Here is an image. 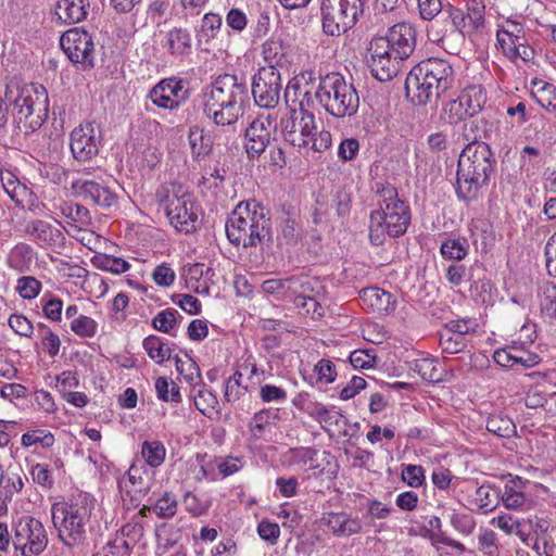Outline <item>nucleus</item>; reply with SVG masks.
<instances>
[{
	"instance_id": "1",
	"label": "nucleus",
	"mask_w": 556,
	"mask_h": 556,
	"mask_svg": "<svg viewBox=\"0 0 556 556\" xmlns=\"http://www.w3.org/2000/svg\"><path fill=\"white\" fill-rule=\"evenodd\" d=\"M481 136L475 135L472 142L462 151L457 164L456 192L464 201H475L481 189L490 182L496 161L494 152L485 142L478 141Z\"/></svg>"
},
{
	"instance_id": "2",
	"label": "nucleus",
	"mask_w": 556,
	"mask_h": 556,
	"mask_svg": "<svg viewBox=\"0 0 556 556\" xmlns=\"http://www.w3.org/2000/svg\"><path fill=\"white\" fill-rule=\"evenodd\" d=\"M229 242L243 249L256 248L271 241V219L269 210L262 203L251 200L240 202L225 224Z\"/></svg>"
},
{
	"instance_id": "3",
	"label": "nucleus",
	"mask_w": 556,
	"mask_h": 556,
	"mask_svg": "<svg viewBox=\"0 0 556 556\" xmlns=\"http://www.w3.org/2000/svg\"><path fill=\"white\" fill-rule=\"evenodd\" d=\"M379 208L369 216V240L374 245H382L387 237L403 236L410 224V208L401 200L397 190L391 185L377 184Z\"/></svg>"
},
{
	"instance_id": "4",
	"label": "nucleus",
	"mask_w": 556,
	"mask_h": 556,
	"mask_svg": "<svg viewBox=\"0 0 556 556\" xmlns=\"http://www.w3.org/2000/svg\"><path fill=\"white\" fill-rule=\"evenodd\" d=\"M5 100L13 106V123L24 134L36 131L48 118L49 98L41 85H7Z\"/></svg>"
},
{
	"instance_id": "5",
	"label": "nucleus",
	"mask_w": 556,
	"mask_h": 556,
	"mask_svg": "<svg viewBox=\"0 0 556 556\" xmlns=\"http://www.w3.org/2000/svg\"><path fill=\"white\" fill-rule=\"evenodd\" d=\"M91 511L92 503L87 494H79L71 502L52 505V522L64 545L75 547L84 543Z\"/></svg>"
},
{
	"instance_id": "6",
	"label": "nucleus",
	"mask_w": 556,
	"mask_h": 556,
	"mask_svg": "<svg viewBox=\"0 0 556 556\" xmlns=\"http://www.w3.org/2000/svg\"><path fill=\"white\" fill-rule=\"evenodd\" d=\"M315 98L336 118L354 116L359 108L356 88L339 73H329L320 78Z\"/></svg>"
},
{
	"instance_id": "7",
	"label": "nucleus",
	"mask_w": 556,
	"mask_h": 556,
	"mask_svg": "<svg viewBox=\"0 0 556 556\" xmlns=\"http://www.w3.org/2000/svg\"><path fill=\"white\" fill-rule=\"evenodd\" d=\"M365 0H323V30L329 36H339L351 29L363 14Z\"/></svg>"
},
{
	"instance_id": "8",
	"label": "nucleus",
	"mask_w": 556,
	"mask_h": 556,
	"mask_svg": "<svg viewBox=\"0 0 556 556\" xmlns=\"http://www.w3.org/2000/svg\"><path fill=\"white\" fill-rule=\"evenodd\" d=\"M13 547L21 556H40L49 538L43 523L35 517L23 516L13 523Z\"/></svg>"
},
{
	"instance_id": "9",
	"label": "nucleus",
	"mask_w": 556,
	"mask_h": 556,
	"mask_svg": "<svg viewBox=\"0 0 556 556\" xmlns=\"http://www.w3.org/2000/svg\"><path fill=\"white\" fill-rule=\"evenodd\" d=\"M281 135L286 142L296 148H308L312 135H316V118L314 114H306L294 110L280 121Z\"/></svg>"
},
{
	"instance_id": "10",
	"label": "nucleus",
	"mask_w": 556,
	"mask_h": 556,
	"mask_svg": "<svg viewBox=\"0 0 556 556\" xmlns=\"http://www.w3.org/2000/svg\"><path fill=\"white\" fill-rule=\"evenodd\" d=\"M252 94L255 103L263 109L278 105L281 91L280 72L273 67H262L253 77Z\"/></svg>"
},
{
	"instance_id": "11",
	"label": "nucleus",
	"mask_w": 556,
	"mask_h": 556,
	"mask_svg": "<svg viewBox=\"0 0 556 556\" xmlns=\"http://www.w3.org/2000/svg\"><path fill=\"white\" fill-rule=\"evenodd\" d=\"M60 46L73 63H80L85 67L94 66L93 41L85 29H68L61 36Z\"/></svg>"
},
{
	"instance_id": "12",
	"label": "nucleus",
	"mask_w": 556,
	"mask_h": 556,
	"mask_svg": "<svg viewBox=\"0 0 556 556\" xmlns=\"http://www.w3.org/2000/svg\"><path fill=\"white\" fill-rule=\"evenodd\" d=\"M367 64L372 76L380 81H390L401 72L403 59L394 55L383 42L371 39L368 47Z\"/></svg>"
},
{
	"instance_id": "13",
	"label": "nucleus",
	"mask_w": 556,
	"mask_h": 556,
	"mask_svg": "<svg viewBox=\"0 0 556 556\" xmlns=\"http://www.w3.org/2000/svg\"><path fill=\"white\" fill-rule=\"evenodd\" d=\"M148 98L160 109L175 111L189 98L184 81L175 77L160 80L150 91Z\"/></svg>"
},
{
	"instance_id": "14",
	"label": "nucleus",
	"mask_w": 556,
	"mask_h": 556,
	"mask_svg": "<svg viewBox=\"0 0 556 556\" xmlns=\"http://www.w3.org/2000/svg\"><path fill=\"white\" fill-rule=\"evenodd\" d=\"M415 66L425 78V81L431 88H434L433 91L439 98L452 88L454 83V70L447 61L430 58L419 62Z\"/></svg>"
},
{
	"instance_id": "15",
	"label": "nucleus",
	"mask_w": 556,
	"mask_h": 556,
	"mask_svg": "<svg viewBox=\"0 0 556 556\" xmlns=\"http://www.w3.org/2000/svg\"><path fill=\"white\" fill-rule=\"evenodd\" d=\"M378 43L387 46L399 59L407 60L416 48V30L408 23H397L389 28L386 36L375 37Z\"/></svg>"
},
{
	"instance_id": "16",
	"label": "nucleus",
	"mask_w": 556,
	"mask_h": 556,
	"mask_svg": "<svg viewBox=\"0 0 556 556\" xmlns=\"http://www.w3.org/2000/svg\"><path fill=\"white\" fill-rule=\"evenodd\" d=\"M101 131L92 123L76 127L71 134V151L75 160L86 162L99 152Z\"/></svg>"
},
{
	"instance_id": "17",
	"label": "nucleus",
	"mask_w": 556,
	"mask_h": 556,
	"mask_svg": "<svg viewBox=\"0 0 556 556\" xmlns=\"http://www.w3.org/2000/svg\"><path fill=\"white\" fill-rule=\"evenodd\" d=\"M249 97L245 80L231 74L219 75L211 86L207 99L244 104Z\"/></svg>"
},
{
	"instance_id": "18",
	"label": "nucleus",
	"mask_w": 556,
	"mask_h": 556,
	"mask_svg": "<svg viewBox=\"0 0 556 556\" xmlns=\"http://www.w3.org/2000/svg\"><path fill=\"white\" fill-rule=\"evenodd\" d=\"M273 121L269 116L255 118L245 129L244 150L249 160L258 159L270 143Z\"/></svg>"
},
{
	"instance_id": "19",
	"label": "nucleus",
	"mask_w": 556,
	"mask_h": 556,
	"mask_svg": "<svg viewBox=\"0 0 556 556\" xmlns=\"http://www.w3.org/2000/svg\"><path fill=\"white\" fill-rule=\"evenodd\" d=\"M23 231L30 241L40 248L54 249L65 244L63 232L43 219L26 220Z\"/></svg>"
},
{
	"instance_id": "20",
	"label": "nucleus",
	"mask_w": 556,
	"mask_h": 556,
	"mask_svg": "<svg viewBox=\"0 0 556 556\" xmlns=\"http://www.w3.org/2000/svg\"><path fill=\"white\" fill-rule=\"evenodd\" d=\"M166 216L177 230L189 233L197 228L198 215L193 212V203L186 195H173L166 205Z\"/></svg>"
},
{
	"instance_id": "21",
	"label": "nucleus",
	"mask_w": 556,
	"mask_h": 556,
	"mask_svg": "<svg viewBox=\"0 0 556 556\" xmlns=\"http://www.w3.org/2000/svg\"><path fill=\"white\" fill-rule=\"evenodd\" d=\"M76 193L96 205L109 208L117 203V194L109 186L90 179H77L72 184Z\"/></svg>"
},
{
	"instance_id": "22",
	"label": "nucleus",
	"mask_w": 556,
	"mask_h": 556,
	"mask_svg": "<svg viewBox=\"0 0 556 556\" xmlns=\"http://www.w3.org/2000/svg\"><path fill=\"white\" fill-rule=\"evenodd\" d=\"M359 300L364 308L380 316L389 315L396 308L394 295L378 287L363 289L359 292Z\"/></svg>"
},
{
	"instance_id": "23",
	"label": "nucleus",
	"mask_w": 556,
	"mask_h": 556,
	"mask_svg": "<svg viewBox=\"0 0 556 556\" xmlns=\"http://www.w3.org/2000/svg\"><path fill=\"white\" fill-rule=\"evenodd\" d=\"M285 102L288 113L314 114L311 109L314 105L312 90L308 84L301 85L298 79L290 81L285 89Z\"/></svg>"
},
{
	"instance_id": "24",
	"label": "nucleus",
	"mask_w": 556,
	"mask_h": 556,
	"mask_svg": "<svg viewBox=\"0 0 556 556\" xmlns=\"http://www.w3.org/2000/svg\"><path fill=\"white\" fill-rule=\"evenodd\" d=\"M244 104L229 103L207 99L204 104V113L218 126H231L243 115Z\"/></svg>"
},
{
	"instance_id": "25",
	"label": "nucleus",
	"mask_w": 556,
	"mask_h": 556,
	"mask_svg": "<svg viewBox=\"0 0 556 556\" xmlns=\"http://www.w3.org/2000/svg\"><path fill=\"white\" fill-rule=\"evenodd\" d=\"M433 89L425 81L416 66L407 74L405 80L406 96L414 105H426L432 100L439 99Z\"/></svg>"
},
{
	"instance_id": "26",
	"label": "nucleus",
	"mask_w": 556,
	"mask_h": 556,
	"mask_svg": "<svg viewBox=\"0 0 556 556\" xmlns=\"http://www.w3.org/2000/svg\"><path fill=\"white\" fill-rule=\"evenodd\" d=\"M523 38V26L510 20L506 21L496 33L497 43L505 55H513L516 52V47L522 46Z\"/></svg>"
},
{
	"instance_id": "27",
	"label": "nucleus",
	"mask_w": 556,
	"mask_h": 556,
	"mask_svg": "<svg viewBox=\"0 0 556 556\" xmlns=\"http://www.w3.org/2000/svg\"><path fill=\"white\" fill-rule=\"evenodd\" d=\"M89 0H58L55 15L64 24H75L87 17Z\"/></svg>"
},
{
	"instance_id": "28",
	"label": "nucleus",
	"mask_w": 556,
	"mask_h": 556,
	"mask_svg": "<svg viewBox=\"0 0 556 556\" xmlns=\"http://www.w3.org/2000/svg\"><path fill=\"white\" fill-rule=\"evenodd\" d=\"M262 53L267 67H285L290 64L289 46L279 38H269L263 43Z\"/></svg>"
},
{
	"instance_id": "29",
	"label": "nucleus",
	"mask_w": 556,
	"mask_h": 556,
	"mask_svg": "<svg viewBox=\"0 0 556 556\" xmlns=\"http://www.w3.org/2000/svg\"><path fill=\"white\" fill-rule=\"evenodd\" d=\"M526 483L520 477L509 479L501 491L500 501L503 502L504 506L508 509H521L526 503L527 497L523 489Z\"/></svg>"
},
{
	"instance_id": "30",
	"label": "nucleus",
	"mask_w": 556,
	"mask_h": 556,
	"mask_svg": "<svg viewBox=\"0 0 556 556\" xmlns=\"http://www.w3.org/2000/svg\"><path fill=\"white\" fill-rule=\"evenodd\" d=\"M323 520L334 535H352L362 530L361 521L344 513H329Z\"/></svg>"
},
{
	"instance_id": "31",
	"label": "nucleus",
	"mask_w": 556,
	"mask_h": 556,
	"mask_svg": "<svg viewBox=\"0 0 556 556\" xmlns=\"http://www.w3.org/2000/svg\"><path fill=\"white\" fill-rule=\"evenodd\" d=\"M501 489L491 482H483L477 488L475 503L482 514L494 510L500 503Z\"/></svg>"
},
{
	"instance_id": "32",
	"label": "nucleus",
	"mask_w": 556,
	"mask_h": 556,
	"mask_svg": "<svg viewBox=\"0 0 556 556\" xmlns=\"http://www.w3.org/2000/svg\"><path fill=\"white\" fill-rule=\"evenodd\" d=\"M458 97L472 116L482 111L488 99L485 89L480 85H471L464 88Z\"/></svg>"
},
{
	"instance_id": "33",
	"label": "nucleus",
	"mask_w": 556,
	"mask_h": 556,
	"mask_svg": "<svg viewBox=\"0 0 556 556\" xmlns=\"http://www.w3.org/2000/svg\"><path fill=\"white\" fill-rule=\"evenodd\" d=\"M285 289H291L298 292L299 289L303 291L311 289V281L300 277H291L288 279H268L262 283V290L268 294H278Z\"/></svg>"
},
{
	"instance_id": "34",
	"label": "nucleus",
	"mask_w": 556,
	"mask_h": 556,
	"mask_svg": "<svg viewBox=\"0 0 556 556\" xmlns=\"http://www.w3.org/2000/svg\"><path fill=\"white\" fill-rule=\"evenodd\" d=\"M443 14L446 18L442 21L444 34L458 31L462 35L468 33L465 12L451 4L444 8Z\"/></svg>"
},
{
	"instance_id": "35",
	"label": "nucleus",
	"mask_w": 556,
	"mask_h": 556,
	"mask_svg": "<svg viewBox=\"0 0 556 556\" xmlns=\"http://www.w3.org/2000/svg\"><path fill=\"white\" fill-rule=\"evenodd\" d=\"M0 180L7 194L17 205H22L24 198L27 195L28 189L25 185L21 184L17 177L10 170L0 173Z\"/></svg>"
},
{
	"instance_id": "36",
	"label": "nucleus",
	"mask_w": 556,
	"mask_h": 556,
	"mask_svg": "<svg viewBox=\"0 0 556 556\" xmlns=\"http://www.w3.org/2000/svg\"><path fill=\"white\" fill-rule=\"evenodd\" d=\"M469 250L468 240L466 238H447L440 248V252L445 260L462 261Z\"/></svg>"
},
{
	"instance_id": "37",
	"label": "nucleus",
	"mask_w": 556,
	"mask_h": 556,
	"mask_svg": "<svg viewBox=\"0 0 556 556\" xmlns=\"http://www.w3.org/2000/svg\"><path fill=\"white\" fill-rule=\"evenodd\" d=\"M167 48L172 54L184 55L191 49V37L187 29L174 28L167 34Z\"/></svg>"
},
{
	"instance_id": "38",
	"label": "nucleus",
	"mask_w": 556,
	"mask_h": 556,
	"mask_svg": "<svg viewBox=\"0 0 556 556\" xmlns=\"http://www.w3.org/2000/svg\"><path fill=\"white\" fill-rule=\"evenodd\" d=\"M143 348L149 357L159 364L170 358V348L157 336H149L143 340Z\"/></svg>"
},
{
	"instance_id": "39",
	"label": "nucleus",
	"mask_w": 556,
	"mask_h": 556,
	"mask_svg": "<svg viewBox=\"0 0 556 556\" xmlns=\"http://www.w3.org/2000/svg\"><path fill=\"white\" fill-rule=\"evenodd\" d=\"M466 22L469 31H478L484 26L485 5L481 0H470L466 4Z\"/></svg>"
},
{
	"instance_id": "40",
	"label": "nucleus",
	"mask_w": 556,
	"mask_h": 556,
	"mask_svg": "<svg viewBox=\"0 0 556 556\" xmlns=\"http://www.w3.org/2000/svg\"><path fill=\"white\" fill-rule=\"evenodd\" d=\"M61 214L80 226L91 224V216L87 207L72 201L62 202L59 206Z\"/></svg>"
},
{
	"instance_id": "41",
	"label": "nucleus",
	"mask_w": 556,
	"mask_h": 556,
	"mask_svg": "<svg viewBox=\"0 0 556 556\" xmlns=\"http://www.w3.org/2000/svg\"><path fill=\"white\" fill-rule=\"evenodd\" d=\"M442 112L443 117L450 125H457L467 118L473 117L472 114L467 111L459 97L445 103Z\"/></svg>"
},
{
	"instance_id": "42",
	"label": "nucleus",
	"mask_w": 556,
	"mask_h": 556,
	"mask_svg": "<svg viewBox=\"0 0 556 556\" xmlns=\"http://www.w3.org/2000/svg\"><path fill=\"white\" fill-rule=\"evenodd\" d=\"M308 291H313V287L303 291V289H299V293L294 298V304L302 308L306 315H309L313 319H318L324 316V308L317 302V300L309 294Z\"/></svg>"
},
{
	"instance_id": "43",
	"label": "nucleus",
	"mask_w": 556,
	"mask_h": 556,
	"mask_svg": "<svg viewBox=\"0 0 556 556\" xmlns=\"http://www.w3.org/2000/svg\"><path fill=\"white\" fill-rule=\"evenodd\" d=\"M486 430L501 438H511L516 433V426L509 417L495 415L488 418Z\"/></svg>"
},
{
	"instance_id": "44",
	"label": "nucleus",
	"mask_w": 556,
	"mask_h": 556,
	"mask_svg": "<svg viewBox=\"0 0 556 556\" xmlns=\"http://www.w3.org/2000/svg\"><path fill=\"white\" fill-rule=\"evenodd\" d=\"M141 454L146 463L155 468L163 464L166 450L160 441H144L142 443Z\"/></svg>"
},
{
	"instance_id": "45",
	"label": "nucleus",
	"mask_w": 556,
	"mask_h": 556,
	"mask_svg": "<svg viewBox=\"0 0 556 556\" xmlns=\"http://www.w3.org/2000/svg\"><path fill=\"white\" fill-rule=\"evenodd\" d=\"M93 265L102 270L113 274H122L129 269L130 265L127 261L113 255L101 254L93 257Z\"/></svg>"
},
{
	"instance_id": "46",
	"label": "nucleus",
	"mask_w": 556,
	"mask_h": 556,
	"mask_svg": "<svg viewBox=\"0 0 556 556\" xmlns=\"http://www.w3.org/2000/svg\"><path fill=\"white\" fill-rule=\"evenodd\" d=\"M193 402L197 409L208 418H212V414L216 412L218 405L216 395L206 389L199 390Z\"/></svg>"
},
{
	"instance_id": "47",
	"label": "nucleus",
	"mask_w": 556,
	"mask_h": 556,
	"mask_svg": "<svg viewBox=\"0 0 556 556\" xmlns=\"http://www.w3.org/2000/svg\"><path fill=\"white\" fill-rule=\"evenodd\" d=\"M189 143L192 150V153L197 156L206 155L211 152V143L208 138H205L203 135V129L198 126H192L189 129Z\"/></svg>"
},
{
	"instance_id": "48",
	"label": "nucleus",
	"mask_w": 556,
	"mask_h": 556,
	"mask_svg": "<svg viewBox=\"0 0 556 556\" xmlns=\"http://www.w3.org/2000/svg\"><path fill=\"white\" fill-rule=\"evenodd\" d=\"M279 238L287 244L295 245L301 239V230L294 217L288 216L280 224Z\"/></svg>"
},
{
	"instance_id": "49",
	"label": "nucleus",
	"mask_w": 556,
	"mask_h": 556,
	"mask_svg": "<svg viewBox=\"0 0 556 556\" xmlns=\"http://www.w3.org/2000/svg\"><path fill=\"white\" fill-rule=\"evenodd\" d=\"M33 257V249L26 243L16 244L10 253L9 264L12 268L23 270Z\"/></svg>"
},
{
	"instance_id": "50",
	"label": "nucleus",
	"mask_w": 556,
	"mask_h": 556,
	"mask_svg": "<svg viewBox=\"0 0 556 556\" xmlns=\"http://www.w3.org/2000/svg\"><path fill=\"white\" fill-rule=\"evenodd\" d=\"M220 26L222 17L218 14L206 13L202 18L201 27L198 34L199 41H201L202 38H205L206 41L211 38H214Z\"/></svg>"
},
{
	"instance_id": "51",
	"label": "nucleus",
	"mask_w": 556,
	"mask_h": 556,
	"mask_svg": "<svg viewBox=\"0 0 556 556\" xmlns=\"http://www.w3.org/2000/svg\"><path fill=\"white\" fill-rule=\"evenodd\" d=\"M242 374L235 371L226 382L224 399L226 402H236L247 392V387L241 386Z\"/></svg>"
},
{
	"instance_id": "52",
	"label": "nucleus",
	"mask_w": 556,
	"mask_h": 556,
	"mask_svg": "<svg viewBox=\"0 0 556 556\" xmlns=\"http://www.w3.org/2000/svg\"><path fill=\"white\" fill-rule=\"evenodd\" d=\"M277 418V412H273L270 409H262L254 414L250 424V429L252 433L257 437L264 432L266 426L274 424Z\"/></svg>"
},
{
	"instance_id": "53",
	"label": "nucleus",
	"mask_w": 556,
	"mask_h": 556,
	"mask_svg": "<svg viewBox=\"0 0 556 556\" xmlns=\"http://www.w3.org/2000/svg\"><path fill=\"white\" fill-rule=\"evenodd\" d=\"M16 290L23 299L31 300L39 294L41 282L35 277L23 276L17 280Z\"/></svg>"
},
{
	"instance_id": "54",
	"label": "nucleus",
	"mask_w": 556,
	"mask_h": 556,
	"mask_svg": "<svg viewBox=\"0 0 556 556\" xmlns=\"http://www.w3.org/2000/svg\"><path fill=\"white\" fill-rule=\"evenodd\" d=\"M98 324L91 317L80 315L71 323V329L74 333L84 338H91L96 334Z\"/></svg>"
},
{
	"instance_id": "55",
	"label": "nucleus",
	"mask_w": 556,
	"mask_h": 556,
	"mask_svg": "<svg viewBox=\"0 0 556 556\" xmlns=\"http://www.w3.org/2000/svg\"><path fill=\"white\" fill-rule=\"evenodd\" d=\"M178 312L174 308H167L160 312L153 319L152 326L154 329L164 332L170 333L176 325V315Z\"/></svg>"
},
{
	"instance_id": "56",
	"label": "nucleus",
	"mask_w": 556,
	"mask_h": 556,
	"mask_svg": "<svg viewBox=\"0 0 556 556\" xmlns=\"http://www.w3.org/2000/svg\"><path fill=\"white\" fill-rule=\"evenodd\" d=\"M374 350H355L350 355V363L355 369H368L376 365Z\"/></svg>"
},
{
	"instance_id": "57",
	"label": "nucleus",
	"mask_w": 556,
	"mask_h": 556,
	"mask_svg": "<svg viewBox=\"0 0 556 556\" xmlns=\"http://www.w3.org/2000/svg\"><path fill=\"white\" fill-rule=\"evenodd\" d=\"M153 509L159 518H172L177 511V501L170 493L165 492L156 501Z\"/></svg>"
},
{
	"instance_id": "58",
	"label": "nucleus",
	"mask_w": 556,
	"mask_h": 556,
	"mask_svg": "<svg viewBox=\"0 0 556 556\" xmlns=\"http://www.w3.org/2000/svg\"><path fill=\"white\" fill-rule=\"evenodd\" d=\"M414 370L426 381L435 382L440 380L438 369L431 359L422 358L417 361Z\"/></svg>"
},
{
	"instance_id": "59",
	"label": "nucleus",
	"mask_w": 556,
	"mask_h": 556,
	"mask_svg": "<svg viewBox=\"0 0 556 556\" xmlns=\"http://www.w3.org/2000/svg\"><path fill=\"white\" fill-rule=\"evenodd\" d=\"M210 275H213V269L205 267L204 264L201 263L190 265L184 273V277L188 285L199 283L200 280L208 278Z\"/></svg>"
},
{
	"instance_id": "60",
	"label": "nucleus",
	"mask_w": 556,
	"mask_h": 556,
	"mask_svg": "<svg viewBox=\"0 0 556 556\" xmlns=\"http://www.w3.org/2000/svg\"><path fill=\"white\" fill-rule=\"evenodd\" d=\"M152 278L157 286L169 287L174 283L176 274L166 263H162L153 270Z\"/></svg>"
},
{
	"instance_id": "61",
	"label": "nucleus",
	"mask_w": 556,
	"mask_h": 556,
	"mask_svg": "<svg viewBox=\"0 0 556 556\" xmlns=\"http://www.w3.org/2000/svg\"><path fill=\"white\" fill-rule=\"evenodd\" d=\"M529 527L535 538H538V540H542L544 552L546 553L548 547L546 535L551 527L549 521L546 518L535 516L534 518L529 519Z\"/></svg>"
},
{
	"instance_id": "62",
	"label": "nucleus",
	"mask_w": 556,
	"mask_h": 556,
	"mask_svg": "<svg viewBox=\"0 0 556 556\" xmlns=\"http://www.w3.org/2000/svg\"><path fill=\"white\" fill-rule=\"evenodd\" d=\"M402 478L409 486L418 488L425 481V470L421 466L407 465L402 471Z\"/></svg>"
},
{
	"instance_id": "63",
	"label": "nucleus",
	"mask_w": 556,
	"mask_h": 556,
	"mask_svg": "<svg viewBox=\"0 0 556 556\" xmlns=\"http://www.w3.org/2000/svg\"><path fill=\"white\" fill-rule=\"evenodd\" d=\"M480 549L488 556H498L500 552L496 545V534L492 530H483L479 534Z\"/></svg>"
},
{
	"instance_id": "64",
	"label": "nucleus",
	"mask_w": 556,
	"mask_h": 556,
	"mask_svg": "<svg viewBox=\"0 0 556 556\" xmlns=\"http://www.w3.org/2000/svg\"><path fill=\"white\" fill-rule=\"evenodd\" d=\"M9 325L15 333L22 337H30L33 334V324L23 315H11Z\"/></svg>"
}]
</instances>
